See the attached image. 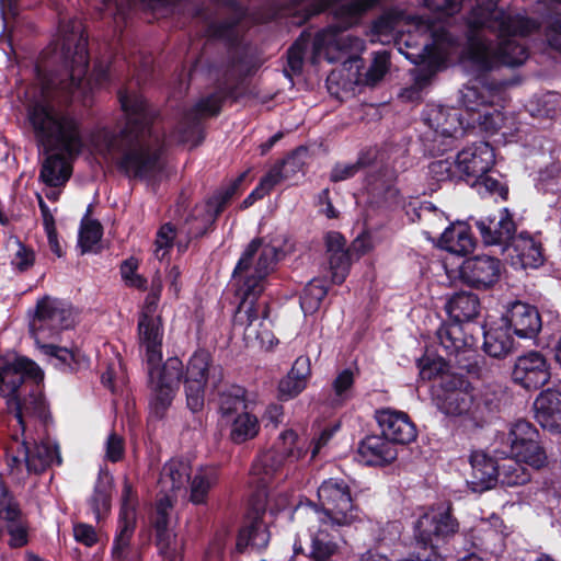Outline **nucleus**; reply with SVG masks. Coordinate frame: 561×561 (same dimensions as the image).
Returning <instances> with one entry per match:
<instances>
[{
    "instance_id": "nucleus-1",
    "label": "nucleus",
    "mask_w": 561,
    "mask_h": 561,
    "mask_svg": "<svg viewBox=\"0 0 561 561\" xmlns=\"http://www.w3.org/2000/svg\"><path fill=\"white\" fill-rule=\"evenodd\" d=\"M61 51L70 67V80L56 77L43 81L42 100L28 108V122L46 150L39 178L47 186H62L70 178L67 157L80 153L84 146L79 122L69 113L57 112L50 99L67 94L79 98L81 80L88 67L87 37L80 20L60 24Z\"/></svg>"
},
{
    "instance_id": "nucleus-2",
    "label": "nucleus",
    "mask_w": 561,
    "mask_h": 561,
    "mask_svg": "<svg viewBox=\"0 0 561 561\" xmlns=\"http://www.w3.org/2000/svg\"><path fill=\"white\" fill-rule=\"evenodd\" d=\"M119 101L127 116L126 129L119 136L96 129L89 136L88 148L94 154L117 160L130 176L153 179L161 170L162 139L152 125V112L136 93H122Z\"/></svg>"
},
{
    "instance_id": "nucleus-3",
    "label": "nucleus",
    "mask_w": 561,
    "mask_h": 561,
    "mask_svg": "<svg viewBox=\"0 0 561 561\" xmlns=\"http://www.w3.org/2000/svg\"><path fill=\"white\" fill-rule=\"evenodd\" d=\"M283 255L278 242L263 243L255 239L244 250L234 272L238 295L241 298L234 314V330L241 331L247 345L272 350L277 343L271 323L261 319L256 299L265 288V279Z\"/></svg>"
},
{
    "instance_id": "nucleus-4",
    "label": "nucleus",
    "mask_w": 561,
    "mask_h": 561,
    "mask_svg": "<svg viewBox=\"0 0 561 561\" xmlns=\"http://www.w3.org/2000/svg\"><path fill=\"white\" fill-rule=\"evenodd\" d=\"M496 1L477 0L478 7L469 18L472 28H489L496 33L499 38L494 48L482 32L469 36L463 61L482 71L500 64L511 67L522 65L527 59V50L515 37L526 35L536 28L534 21L499 9L495 5Z\"/></svg>"
},
{
    "instance_id": "nucleus-5",
    "label": "nucleus",
    "mask_w": 561,
    "mask_h": 561,
    "mask_svg": "<svg viewBox=\"0 0 561 561\" xmlns=\"http://www.w3.org/2000/svg\"><path fill=\"white\" fill-rule=\"evenodd\" d=\"M140 350L148 365L150 382V413L162 417L170 408L179 388L183 364L178 357H170L159 367L162 359L163 329L158 314L141 313L138 320Z\"/></svg>"
},
{
    "instance_id": "nucleus-6",
    "label": "nucleus",
    "mask_w": 561,
    "mask_h": 561,
    "mask_svg": "<svg viewBox=\"0 0 561 561\" xmlns=\"http://www.w3.org/2000/svg\"><path fill=\"white\" fill-rule=\"evenodd\" d=\"M25 377L42 380L43 371L36 363L25 357L13 362L0 357V396L7 400L8 409L14 413L23 432L27 419H37L45 424L49 416L46 402L39 392H32L23 400L19 399L16 393Z\"/></svg>"
},
{
    "instance_id": "nucleus-7",
    "label": "nucleus",
    "mask_w": 561,
    "mask_h": 561,
    "mask_svg": "<svg viewBox=\"0 0 561 561\" xmlns=\"http://www.w3.org/2000/svg\"><path fill=\"white\" fill-rule=\"evenodd\" d=\"M75 325L72 308L65 301L45 296L37 300L34 314L30 322V330L38 348L57 360L56 365H67L76 359V353L66 347H59L48 341L55 340L60 332Z\"/></svg>"
},
{
    "instance_id": "nucleus-8",
    "label": "nucleus",
    "mask_w": 561,
    "mask_h": 561,
    "mask_svg": "<svg viewBox=\"0 0 561 561\" xmlns=\"http://www.w3.org/2000/svg\"><path fill=\"white\" fill-rule=\"evenodd\" d=\"M192 472L190 460L175 458L163 466L160 474L159 486L164 495L157 503L156 528L160 552L169 561H180L181 545L167 530L168 511L172 507L173 497L187 490Z\"/></svg>"
},
{
    "instance_id": "nucleus-9",
    "label": "nucleus",
    "mask_w": 561,
    "mask_h": 561,
    "mask_svg": "<svg viewBox=\"0 0 561 561\" xmlns=\"http://www.w3.org/2000/svg\"><path fill=\"white\" fill-rule=\"evenodd\" d=\"M33 419L26 420V428L19 426L21 434L12 435L11 444L8 447V468L10 473L18 480H24L28 474H38L46 470L54 462L59 463L58 448L50 442L31 443L33 437L27 433ZM34 421H38L34 419Z\"/></svg>"
},
{
    "instance_id": "nucleus-10",
    "label": "nucleus",
    "mask_w": 561,
    "mask_h": 561,
    "mask_svg": "<svg viewBox=\"0 0 561 561\" xmlns=\"http://www.w3.org/2000/svg\"><path fill=\"white\" fill-rule=\"evenodd\" d=\"M320 508L316 505L306 510L310 519L332 528L344 527L360 519L358 508L353 504L348 484L337 478H330L318 488Z\"/></svg>"
},
{
    "instance_id": "nucleus-11",
    "label": "nucleus",
    "mask_w": 561,
    "mask_h": 561,
    "mask_svg": "<svg viewBox=\"0 0 561 561\" xmlns=\"http://www.w3.org/2000/svg\"><path fill=\"white\" fill-rule=\"evenodd\" d=\"M444 363L432 362L421 368L422 378L432 379L440 375V381L433 392L437 409L450 417L469 415L474 408L473 388L461 376L443 373Z\"/></svg>"
},
{
    "instance_id": "nucleus-12",
    "label": "nucleus",
    "mask_w": 561,
    "mask_h": 561,
    "mask_svg": "<svg viewBox=\"0 0 561 561\" xmlns=\"http://www.w3.org/2000/svg\"><path fill=\"white\" fill-rule=\"evenodd\" d=\"M307 454V440L293 430L279 435L277 450L262 454L253 463L251 474L266 483L286 465L300 460Z\"/></svg>"
},
{
    "instance_id": "nucleus-13",
    "label": "nucleus",
    "mask_w": 561,
    "mask_h": 561,
    "mask_svg": "<svg viewBox=\"0 0 561 561\" xmlns=\"http://www.w3.org/2000/svg\"><path fill=\"white\" fill-rule=\"evenodd\" d=\"M413 26L424 37V42L420 53H404V55L414 64H426L431 73H433L445 64L448 56L455 49L456 42L444 28H436L422 19H416ZM399 51L403 54L401 47Z\"/></svg>"
},
{
    "instance_id": "nucleus-14",
    "label": "nucleus",
    "mask_w": 561,
    "mask_h": 561,
    "mask_svg": "<svg viewBox=\"0 0 561 561\" xmlns=\"http://www.w3.org/2000/svg\"><path fill=\"white\" fill-rule=\"evenodd\" d=\"M221 422L229 427L233 443L252 439L259 433V421L248 411V404L241 388L224 394L220 402Z\"/></svg>"
},
{
    "instance_id": "nucleus-15",
    "label": "nucleus",
    "mask_w": 561,
    "mask_h": 561,
    "mask_svg": "<svg viewBox=\"0 0 561 561\" xmlns=\"http://www.w3.org/2000/svg\"><path fill=\"white\" fill-rule=\"evenodd\" d=\"M137 497L130 482L125 479L121 499L117 530L113 543V561H140L139 552L130 546L136 523Z\"/></svg>"
},
{
    "instance_id": "nucleus-16",
    "label": "nucleus",
    "mask_w": 561,
    "mask_h": 561,
    "mask_svg": "<svg viewBox=\"0 0 561 561\" xmlns=\"http://www.w3.org/2000/svg\"><path fill=\"white\" fill-rule=\"evenodd\" d=\"M325 247L331 271L332 282L341 284L348 275L352 254L357 257L368 253L374 248V242L368 234L358 236L352 243L351 249H346V240L335 231L325 236Z\"/></svg>"
},
{
    "instance_id": "nucleus-17",
    "label": "nucleus",
    "mask_w": 561,
    "mask_h": 561,
    "mask_svg": "<svg viewBox=\"0 0 561 561\" xmlns=\"http://www.w3.org/2000/svg\"><path fill=\"white\" fill-rule=\"evenodd\" d=\"M458 530V523L451 516L449 507L439 506L421 516L415 525V539L421 550L433 554L437 552V542Z\"/></svg>"
},
{
    "instance_id": "nucleus-18",
    "label": "nucleus",
    "mask_w": 561,
    "mask_h": 561,
    "mask_svg": "<svg viewBox=\"0 0 561 561\" xmlns=\"http://www.w3.org/2000/svg\"><path fill=\"white\" fill-rule=\"evenodd\" d=\"M511 455L523 459L533 469H540L547 463V456L539 443V432L528 421L514 422L508 432Z\"/></svg>"
},
{
    "instance_id": "nucleus-19",
    "label": "nucleus",
    "mask_w": 561,
    "mask_h": 561,
    "mask_svg": "<svg viewBox=\"0 0 561 561\" xmlns=\"http://www.w3.org/2000/svg\"><path fill=\"white\" fill-rule=\"evenodd\" d=\"M363 48L364 44L358 37L345 33L337 26H330L317 34L313 42L312 60L318 62L323 58L329 62H334L343 55H348L352 58Z\"/></svg>"
},
{
    "instance_id": "nucleus-20",
    "label": "nucleus",
    "mask_w": 561,
    "mask_h": 561,
    "mask_svg": "<svg viewBox=\"0 0 561 561\" xmlns=\"http://www.w3.org/2000/svg\"><path fill=\"white\" fill-rule=\"evenodd\" d=\"M379 0H353L331 5L328 0H298L293 13H301L302 20H307L309 16L331 7L336 20L346 28L353 25L363 12L370 9Z\"/></svg>"
},
{
    "instance_id": "nucleus-21",
    "label": "nucleus",
    "mask_w": 561,
    "mask_h": 561,
    "mask_svg": "<svg viewBox=\"0 0 561 561\" xmlns=\"http://www.w3.org/2000/svg\"><path fill=\"white\" fill-rule=\"evenodd\" d=\"M210 369V356L205 351L196 352L190 359L184 378L186 403L191 411L203 409L205 386Z\"/></svg>"
},
{
    "instance_id": "nucleus-22",
    "label": "nucleus",
    "mask_w": 561,
    "mask_h": 561,
    "mask_svg": "<svg viewBox=\"0 0 561 561\" xmlns=\"http://www.w3.org/2000/svg\"><path fill=\"white\" fill-rule=\"evenodd\" d=\"M459 274L467 285L478 289H486L499 280L501 263L490 255H476L462 262Z\"/></svg>"
},
{
    "instance_id": "nucleus-23",
    "label": "nucleus",
    "mask_w": 561,
    "mask_h": 561,
    "mask_svg": "<svg viewBox=\"0 0 561 561\" xmlns=\"http://www.w3.org/2000/svg\"><path fill=\"white\" fill-rule=\"evenodd\" d=\"M512 378L526 389H537L550 379L546 358L539 352H528L519 356L514 365Z\"/></svg>"
},
{
    "instance_id": "nucleus-24",
    "label": "nucleus",
    "mask_w": 561,
    "mask_h": 561,
    "mask_svg": "<svg viewBox=\"0 0 561 561\" xmlns=\"http://www.w3.org/2000/svg\"><path fill=\"white\" fill-rule=\"evenodd\" d=\"M495 162V153L488 142H477L461 150L455 160V167L461 175L469 179L486 174Z\"/></svg>"
},
{
    "instance_id": "nucleus-25",
    "label": "nucleus",
    "mask_w": 561,
    "mask_h": 561,
    "mask_svg": "<svg viewBox=\"0 0 561 561\" xmlns=\"http://www.w3.org/2000/svg\"><path fill=\"white\" fill-rule=\"evenodd\" d=\"M503 252L511 265L514 267L527 268L538 267L542 261L541 244L527 232L514 236Z\"/></svg>"
},
{
    "instance_id": "nucleus-26",
    "label": "nucleus",
    "mask_w": 561,
    "mask_h": 561,
    "mask_svg": "<svg viewBox=\"0 0 561 561\" xmlns=\"http://www.w3.org/2000/svg\"><path fill=\"white\" fill-rule=\"evenodd\" d=\"M483 242L488 245L506 247L514 237L516 227L507 208L499 210L493 217L476 222Z\"/></svg>"
},
{
    "instance_id": "nucleus-27",
    "label": "nucleus",
    "mask_w": 561,
    "mask_h": 561,
    "mask_svg": "<svg viewBox=\"0 0 561 561\" xmlns=\"http://www.w3.org/2000/svg\"><path fill=\"white\" fill-rule=\"evenodd\" d=\"M502 321L516 336L523 339L535 336L541 329V319L537 309L520 301L511 306Z\"/></svg>"
},
{
    "instance_id": "nucleus-28",
    "label": "nucleus",
    "mask_w": 561,
    "mask_h": 561,
    "mask_svg": "<svg viewBox=\"0 0 561 561\" xmlns=\"http://www.w3.org/2000/svg\"><path fill=\"white\" fill-rule=\"evenodd\" d=\"M377 421L390 442L409 444L416 437V428L404 412L385 409L377 412Z\"/></svg>"
},
{
    "instance_id": "nucleus-29",
    "label": "nucleus",
    "mask_w": 561,
    "mask_h": 561,
    "mask_svg": "<svg viewBox=\"0 0 561 561\" xmlns=\"http://www.w3.org/2000/svg\"><path fill=\"white\" fill-rule=\"evenodd\" d=\"M424 122L432 129L433 140L451 138L463 128V121L454 108L442 105H428L424 113Z\"/></svg>"
},
{
    "instance_id": "nucleus-30",
    "label": "nucleus",
    "mask_w": 561,
    "mask_h": 561,
    "mask_svg": "<svg viewBox=\"0 0 561 561\" xmlns=\"http://www.w3.org/2000/svg\"><path fill=\"white\" fill-rule=\"evenodd\" d=\"M471 473L467 483L473 492L490 490L499 481V465L482 451L470 456Z\"/></svg>"
},
{
    "instance_id": "nucleus-31",
    "label": "nucleus",
    "mask_w": 561,
    "mask_h": 561,
    "mask_svg": "<svg viewBox=\"0 0 561 561\" xmlns=\"http://www.w3.org/2000/svg\"><path fill=\"white\" fill-rule=\"evenodd\" d=\"M397 455V448L383 434L367 436L358 445V457L366 465L382 466L393 461Z\"/></svg>"
},
{
    "instance_id": "nucleus-32",
    "label": "nucleus",
    "mask_w": 561,
    "mask_h": 561,
    "mask_svg": "<svg viewBox=\"0 0 561 561\" xmlns=\"http://www.w3.org/2000/svg\"><path fill=\"white\" fill-rule=\"evenodd\" d=\"M536 419L551 433L561 434V392L546 390L535 401Z\"/></svg>"
},
{
    "instance_id": "nucleus-33",
    "label": "nucleus",
    "mask_w": 561,
    "mask_h": 561,
    "mask_svg": "<svg viewBox=\"0 0 561 561\" xmlns=\"http://www.w3.org/2000/svg\"><path fill=\"white\" fill-rule=\"evenodd\" d=\"M497 99L499 92L495 88L485 85L477 79L460 90L459 102L473 117L486 105L495 104Z\"/></svg>"
},
{
    "instance_id": "nucleus-34",
    "label": "nucleus",
    "mask_w": 561,
    "mask_h": 561,
    "mask_svg": "<svg viewBox=\"0 0 561 561\" xmlns=\"http://www.w3.org/2000/svg\"><path fill=\"white\" fill-rule=\"evenodd\" d=\"M310 376V359L306 356L298 357L290 371L278 383V392L282 399H291L298 396L307 386Z\"/></svg>"
},
{
    "instance_id": "nucleus-35",
    "label": "nucleus",
    "mask_w": 561,
    "mask_h": 561,
    "mask_svg": "<svg viewBox=\"0 0 561 561\" xmlns=\"http://www.w3.org/2000/svg\"><path fill=\"white\" fill-rule=\"evenodd\" d=\"M437 337L446 353L455 356L471 348L474 343L473 337L465 333L463 327L455 322L442 325Z\"/></svg>"
},
{
    "instance_id": "nucleus-36",
    "label": "nucleus",
    "mask_w": 561,
    "mask_h": 561,
    "mask_svg": "<svg viewBox=\"0 0 561 561\" xmlns=\"http://www.w3.org/2000/svg\"><path fill=\"white\" fill-rule=\"evenodd\" d=\"M270 541V531L263 516L255 515L240 530L237 547L239 550L251 547L255 550L264 549Z\"/></svg>"
},
{
    "instance_id": "nucleus-37",
    "label": "nucleus",
    "mask_w": 561,
    "mask_h": 561,
    "mask_svg": "<svg viewBox=\"0 0 561 561\" xmlns=\"http://www.w3.org/2000/svg\"><path fill=\"white\" fill-rule=\"evenodd\" d=\"M439 244L450 253L463 255L473 249L474 242L467 225L457 222L444 230Z\"/></svg>"
},
{
    "instance_id": "nucleus-38",
    "label": "nucleus",
    "mask_w": 561,
    "mask_h": 561,
    "mask_svg": "<svg viewBox=\"0 0 561 561\" xmlns=\"http://www.w3.org/2000/svg\"><path fill=\"white\" fill-rule=\"evenodd\" d=\"M218 481V473L214 467H197L193 468L190 483V501L193 504L199 505L207 501V496L213 486Z\"/></svg>"
},
{
    "instance_id": "nucleus-39",
    "label": "nucleus",
    "mask_w": 561,
    "mask_h": 561,
    "mask_svg": "<svg viewBox=\"0 0 561 561\" xmlns=\"http://www.w3.org/2000/svg\"><path fill=\"white\" fill-rule=\"evenodd\" d=\"M480 302L471 293H458L446 305V310L455 323L470 321L479 313Z\"/></svg>"
},
{
    "instance_id": "nucleus-40",
    "label": "nucleus",
    "mask_w": 561,
    "mask_h": 561,
    "mask_svg": "<svg viewBox=\"0 0 561 561\" xmlns=\"http://www.w3.org/2000/svg\"><path fill=\"white\" fill-rule=\"evenodd\" d=\"M510 328L503 322L501 325L490 328L484 333L483 347L492 357H504L514 348V339Z\"/></svg>"
},
{
    "instance_id": "nucleus-41",
    "label": "nucleus",
    "mask_w": 561,
    "mask_h": 561,
    "mask_svg": "<svg viewBox=\"0 0 561 561\" xmlns=\"http://www.w3.org/2000/svg\"><path fill=\"white\" fill-rule=\"evenodd\" d=\"M314 526L310 528L311 531V558L314 561H332V558L336 556L341 546L337 541H334L327 534L328 528H332L331 526H323L322 523H319L318 529H313Z\"/></svg>"
},
{
    "instance_id": "nucleus-42",
    "label": "nucleus",
    "mask_w": 561,
    "mask_h": 561,
    "mask_svg": "<svg viewBox=\"0 0 561 561\" xmlns=\"http://www.w3.org/2000/svg\"><path fill=\"white\" fill-rule=\"evenodd\" d=\"M529 468L523 459L511 455L499 465V481L508 486L525 484L531 478Z\"/></svg>"
},
{
    "instance_id": "nucleus-43",
    "label": "nucleus",
    "mask_w": 561,
    "mask_h": 561,
    "mask_svg": "<svg viewBox=\"0 0 561 561\" xmlns=\"http://www.w3.org/2000/svg\"><path fill=\"white\" fill-rule=\"evenodd\" d=\"M247 172L240 174L238 179H236L224 192L219 193L215 196L208 204L206 214L203 215L202 224L203 227L190 230V233L194 237L201 236L205 232L206 227L210 225L216 216L221 211L224 205L237 192L240 183L244 180Z\"/></svg>"
},
{
    "instance_id": "nucleus-44",
    "label": "nucleus",
    "mask_w": 561,
    "mask_h": 561,
    "mask_svg": "<svg viewBox=\"0 0 561 561\" xmlns=\"http://www.w3.org/2000/svg\"><path fill=\"white\" fill-rule=\"evenodd\" d=\"M113 477L107 472H101L91 497V507L96 518L108 512L111 507V493Z\"/></svg>"
},
{
    "instance_id": "nucleus-45",
    "label": "nucleus",
    "mask_w": 561,
    "mask_h": 561,
    "mask_svg": "<svg viewBox=\"0 0 561 561\" xmlns=\"http://www.w3.org/2000/svg\"><path fill=\"white\" fill-rule=\"evenodd\" d=\"M327 293L328 289L321 279H312L309 282L300 297V307L304 313H314L319 309Z\"/></svg>"
},
{
    "instance_id": "nucleus-46",
    "label": "nucleus",
    "mask_w": 561,
    "mask_h": 561,
    "mask_svg": "<svg viewBox=\"0 0 561 561\" xmlns=\"http://www.w3.org/2000/svg\"><path fill=\"white\" fill-rule=\"evenodd\" d=\"M291 164H295L297 168H299V163L296 162L295 158H287L282 162V164L274 165L260 181V184L257 185L259 191L264 195H267L274 186L282 183L283 181L290 180L288 168Z\"/></svg>"
},
{
    "instance_id": "nucleus-47",
    "label": "nucleus",
    "mask_w": 561,
    "mask_h": 561,
    "mask_svg": "<svg viewBox=\"0 0 561 561\" xmlns=\"http://www.w3.org/2000/svg\"><path fill=\"white\" fill-rule=\"evenodd\" d=\"M470 121L471 122L467 123L468 125L477 124L483 130L493 133L502 126L504 122V115L499 108L494 106V104H489L478 114L471 117Z\"/></svg>"
},
{
    "instance_id": "nucleus-48",
    "label": "nucleus",
    "mask_w": 561,
    "mask_h": 561,
    "mask_svg": "<svg viewBox=\"0 0 561 561\" xmlns=\"http://www.w3.org/2000/svg\"><path fill=\"white\" fill-rule=\"evenodd\" d=\"M8 247L13 251L11 264L19 272H25L34 265L35 253L19 239H10Z\"/></svg>"
},
{
    "instance_id": "nucleus-49",
    "label": "nucleus",
    "mask_w": 561,
    "mask_h": 561,
    "mask_svg": "<svg viewBox=\"0 0 561 561\" xmlns=\"http://www.w3.org/2000/svg\"><path fill=\"white\" fill-rule=\"evenodd\" d=\"M102 237L101 225L94 220H85L81 225L79 233V247L82 253L93 251Z\"/></svg>"
},
{
    "instance_id": "nucleus-50",
    "label": "nucleus",
    "mask_w": 561,
    "mask_h": 561,
    "mask_svg": "<svg viewBox=\"0 0 561 561\" xmlns=\"http://www.w3.org/2000/svg\"><path fill=\"white\" fill-rule=\"evenodd\" d=\"M354 375L350 369L342 370L333 381V404H341L351 397Z\"/></svg>"
},
{
    "instance_id": "nucleus-51",
    "label": "nucleus",
    "mask_w": 561,
    "mask_h": 561,
    "mask_svg": "<svg viewBox=\"0 0 561 561\" xmlns=\"http://www.w3.org/2000/svg\"><path fill=\"white\" fill-rule=\"evenodd\" d=\"M175 231L170 224H165L160 228L157 233L153 251V254L158 260L161 261L168 255L170 249L173 245Z\"/></svg>"
},
{
    "instance_id": "nucleus-52",
    "label": "nucleus",
    "mask_w": 561,
    "mask_h": 561,
    "mask_svg": "<svg viewBox=\"0 0 561 561\" xmlns=\"http://www.w3.org/2000/svg\"><path fill=\"white\" fill-rule=\"evenodd\" d=\"M389 69V54L386 50L376 53L374 60L366 73L368 84H376Z\"/></svg>"
},
{
    "instance_id": "nucleus-53",
    "label": "nucleus",
    "mask_w": 561,
    "mask_h": 561,
    "mask_svg": "<svg viewBox=\"0 0 561 561\" xmlns=\"http://www.w3.org/2000/svg\"><path fill=\"white\" fill-rule=\"evenodd\" d=\"M138 270V261L134 257H130L122 263L121 274L127 286L144 289L146 287L147 280L137 274Z\"/></svg>"
},
{
    "instance_id": "nucleus-54",
    "label": "nucleus",
    "mask_w": 561,
    "mask_h": 561,
    "mask_svg": "<svg viewBox=\"0 0 561 561\" xmlns=\"http://www.w3.org/2000/svg\"><path fill=\"white\" fill-rule=\"evenodd\" d=\"M125 453L124 439L116 433H111L105 440V458L111 462L122 460Z\"/></svg>"
},
{
    "instance_id": "nucleus-55",
    "label": "nucleus",
    "mask_w": 561,
    "mask_h": 561,
    "mask_svg": "<svg viewBox=\"0 0 561 561\" xmlns=\"http://www.w3.org/2000/svg\"><path fill=\"white\" fill-rule=\"evenodd\" d=\"M474 185L478 186L479 193L497 194L502 198H506L507 188L503 186L496 179L490 175H482L474 179Z\"/></svg>"
},
{
    "instance_id": "nucleus-56",
    "label": "nucleus",
    "mask_w": 561,
    "mask_h": 561,
    "mask_svg": "<svg viewBox=\"0 0 561 561\" xmlns=\"http://www.w3.org/2000/svg\"><path fill=\"white\" fill-rule=\"evenodd\" d=\"M501 527L502 520L495 515L489 520H481L478 525V529L485 534V537L481 539V545L486 540L500 538L503 535Z\"/></svg>"
},
{
    "instance_id": "nucleus-57",
    "label": "nucleus",
    "mask_w": 561,
    "mask_h": 561,
    "mask_svg": "<svg viewBox=\"0 0 561 561\" xmlns=\"http://www.w3.org/2000/svg\"><path fill=\"white\" fill-rule=\"evenodd\" d=\"M461 0H424V4L444 15H451L459 10Z\"/></svg>"
},
{
    "instance_id": "nucleus-58",
    "label": "nucleus",
    "mask_w": 561,
    "mask_h": 561,
    "mask_svg": "<svg viewBox=\"0 0 561 561\" xmlns=\"http://www.w3.org/2000/svg\"><path fill=\"white\" fill-rule=\"evenodd\" d=\"M220 110V98L216 94L201 100L195 105V115H216Z\"/></svg>"
},
{
    "instance_id": "nucleus-59",
    "label": "nucleus",
    "mask_w": 561,
    "mask_h": 561,
    "mask_svg": "<svg viewBox=\"0 0 561 561\" xmlns=\"http://www.w3.org/2000/svg\"><path fill=\"white\" fill-rule=\"evenodd\" d=\"M73 536L78 542L85 545L87 547L93 546L96 540V533L92 526L87 524H78L73 527Z\"/></svg>"
},
{
    "instance_id": "nucleus-60",
    "label": "nucleus",
    "mask_w": 561,
    "mask_h": 561,
    "mask_svg": "<svg viewBox=\"0 0 561 561\" xmlns=\"http://www.w3.org/2000/svg\"><path fill=\"white\" fill-rule=\"evenodd\" d=\"M8 530L10 534V546L22 547L26 543V530L24 526L18 522V517L14 520H8Z\"/></svg>"
},
{
    "instance_id": "nucleus-61",
    "label": "nucleus",
    "mask_w": 561,
    "mask_h": 561,
    "mask_svg": "<svg viewBox=\"0 0 561 561\" xmlns=\"http://www.w3.org/2000/svg\"><path fill=\"white\" fill-rule=\"evenodd\" d=\"M360 165V162L336 164L331 172V180L334 182H339L350 179L358 172Z\"/></svg>"
},
{
    "instance_id": "nucleus-62",
    "label": "nucleus",
    "mask_w": 561,
    "mask_h": 561,
    "mask_svg": "<svg viewBox=\"0 0 561 561\" xmlns=\"http://www.w3.org/2000/svg\"><path fill=\"white\" fill-rule=\"evenodd\" d=\"M304 46L300 42L295 43L288 50V66L295 73L302 68Z\"/></svg>"
},
{
    "instance_id": "nucleus-63",
    "label": "nucleus",
    "mask_w": 561,
    "mask_h": 561,
    "mask_svg": "<svg viewBox=\"0 0 561 561\" xmlns=\"http://www.w3.org/2000/svg\"><path fill=\"white\" fill-rule=\"evenodd\" d=\"M161 282L159 280L157 284L153 283V287L151 293L146 298V304L141 313L148 312L149 314H156V309L158 306V301L161 293Z\"/></svg>"
},
{
    "instance_id": "nucleus-64",
    "label": "nucleus",
    "mask_w": 561,
    "mask_h": 561,
    "mask_svg": "<svg viewBox=\"0 0 561 561\" xmlns=\"http://www.w3.org/2000/svg\"><path fill=\"white\" fill-rule=\"evenodd\" d=\"M548 41L550 46L560 49L561 48V19H556L548 34Z\"/></svg>"
}]
</instances>
